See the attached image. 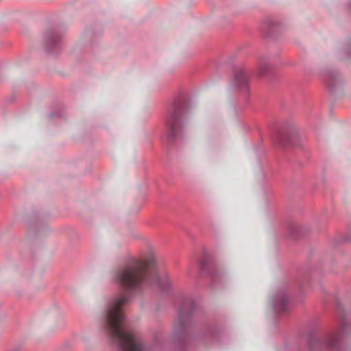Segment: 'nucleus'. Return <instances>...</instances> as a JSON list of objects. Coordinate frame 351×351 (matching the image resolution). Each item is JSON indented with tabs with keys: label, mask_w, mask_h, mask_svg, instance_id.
<instances>
[{
	"label": "nucleus",
	"mask_w": 351,
	"mask_h": 351,
	"mask_svg": "<svg viewBox=\"0 0 351 351\" xmlns=\"http://www.w3.org/2000/svg\"><path fill=\"white\" fill-rule=\"evenodd\" d=\"M194 309V302L189 298L184 299L179 309L178 315L173 323V334L175 336L182 335L186 324Z\"/></svg>",
	"instance_id": "nucleus-4"
},
{
	"label": "nucleus",
	"mask_w": 351,
	"mask_h": 351,
	"mask_svg": "<svg viewBox=\"0 0 351 351\" xmlns=\"http://www.w3.org/2000/svg\"><path fill=\"white\" fill-rule=\"evenodd\" d=\"M288 299L285 294L280 293L274 299V307L278 313H282L287 309Z\"/></svg>",
	"instance_id": "nucleus-6"
},
{
	"label": "nucleus",
	"mask_w": 351,
	"mask_h": 351,
	"mask_svg": "<svg viewBox=\"0 0 351 351\" xmlns=\"http://www.w3.org/2000/svg\"><path fill=\"white\" fill-rule=\"evenodd\" d=\"M278 143H279L280 145H283V146H284V145H286L287 144H292V143H291V141H289L287 143V142H285L283 139H281V138H280V139L278 140Z\"/></svg>",
	"instance_id": "nucleus-10"
},
{
	"label": "nucleus",
	"mask_w": 351,
	"mask_h": 351,
	"mask_svg": "<svg viewBox=\"0 0 351 351\" xmlns=\"http://www.w3.org/2000/svg\"><path fill=\"white\" fill-rule=\"evenodd\" d=\"M154 261L152 252L149 258H132L114 274V280L124 291L108 302L105 322L110 337L123 351H143L144 348L142 339L128 326L123 307L129 300V291H139L152 285V279L158 280V277L151 275L149 271Z\"/></svg>",
	"instance_id": "nucleus-1"
},
{
	"label": "nucleus",
	"mask_w": 351,
	"mask_h": 351,
	"mask_svg": "<svg viewBox=\"0 0 351 351\" xmlns=\"http://www.w3.org/2000/svg\"><path fill=\"white\" fill-rule=\"evenodd\" d=\"M338 329L331 332L323 338L312 339L311 345L313 349H335L339 348L343 341L345 333L351 332V311L344 313L339 307L337 313Z\"/></svg>",
	"instance_id": "nucleus-2"
},
{
	"label": "nucleus",
	"mask_w": 351,
	"mask_h": 351,
	"mask_svg": "<svg viewBox=\"0 0 351 351\" xmlns=\"http://www.w3.org/2000/svg\"><path fill=\"white\" fill-rule=\"evenodd\" d=\"M75 340L73 339H68L66 340L63 343V348L64 349H71L74 347Z\"/></svg>",
	"instance_id": "nucleus-9"
},
{
	"label": "nucleus",
	"mask_w": 351,
	"mask_h": 351,
	"mask_svg": "<svg viewBox=\"0 0 351 351\" xmlns=\"http://www.w3.org/2000/svg\"><path fill=\"white\" fill-rule=\"evenodd\" d=\"M269 69V64L266 60H260L258 62V72L261 75L266 73Z\"/></svg>",
	"instance_id": "nucleus-8"
},
{
	"label": "nucleus",
	"mask_w": 351,
	"mask_h": 351,
	"mask_svg": "<svg viewBox=\"0 0 351 351\" xmlns=\"http://www.w3.org/2000/svg\"><path fill=\"white\" fill-rule=\"evenodd\" d=\"M47 45L51 48L58 43L60 40V36L55 33H49L46 35Z\"/></svg>",
	"instance_id": "nucleus-7"
},
{
	"label": "nucleus",
	"mask_w": 351,
	"mask_h": 351,
	"mask_svg": "<svg viewBox=\"0 0 351 351\" xmlns=\"http://www.w3.org/2000/svg\"><path fill=\"white\" fill-rule=\"evenodd\" d=\"M235 82L237 87L244 93L248 92V76L246 71L239 68L235 71L234 73Z\"/></svg>",
	"instance_id": "nucleus-5"
},
{
	"label": "nucleus",
	"mask_w": 351,
	"mask_h": 351,
	"mask_svg": "<svg viewBox=\"0 0 351 351\" xmlns=\"http://www.w3.org/2000/svg\"><path fill=\"white\" fill-rule=\"evenodd\" d=\"M182 102L180 99H176L167 110L166 121V130L169 140H174L181 137L184 130L182 119Z\"/></svg>",
	"instance_id": "nucleus-3"
},
{
	"label": "nucleus",
	"mask_w": 351,
	"mask_h": 351,
	"mask_svg": "<svg viewBox=\"0 0 351 351\" xmlns=\"http://www.w3.org/2000/svg\"><path fill=\"white\" fill-rule=\"evenodd\" d=\"M212 278H215L214 274H212Z\"/></svg>",
	"instance_id": "nucleus-11"
}]
</instances>
